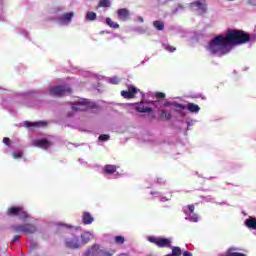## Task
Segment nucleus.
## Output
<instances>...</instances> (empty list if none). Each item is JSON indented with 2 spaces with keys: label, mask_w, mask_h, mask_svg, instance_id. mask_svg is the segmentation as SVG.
<instances>
[{
  "label": "nucleus",
  "mask_w": 256,
  "mask_h": 256,
  "mask_svg": "<svg viewBox=\"0 0 256 256\" xmlns=\"http://www.w3.org/2000/svg\"><path fill=\"white\" fill-rule=\"evenodd\" d=\"M185 9L183 5L179 4L174 10L173 13H178V11H183Z\"/></svg>",
  "instance_id": "nucleus-41"
},
{
  "label": "nucleus",
  "mask_w": 256,
  "mask_h": 256,
  "mask_svg": "<svg viewBox=\"0 0 256 256\" xmlns=\"http://www.w3.org/2000/svg\"><path fill=\"white\" fill-rule=\"evenodd\" d=\"M156 183H158V185H165L167 181L163 177H158Z\"/></svg>",
  "instance_id": "nucleus-37"
},
{
  "label": "nucleus",
  "mask_w": 256,
  "mask_h": 256,
  "mask_svg": "<svg viewBox=\"0 0 256 256\" xmlns=\"http://www.w3.org/2000/svg\"><path fill=\"white\" fill-rule=\"evenodd\" d=\"M106 25L111 29H119V23L113 22L111 18H106Z\"/></svg>",
  "instance_id": "nucleus-25"
},
{
  "label": "nucleus",
  "mask_w": 256,
  "mask_h": 256,
  "mask_svg": "<svg viewBox=\"0 0 256 256\" xmlns=\"http://www.w3.org/2000/svg\"><path fill=\"white\" fill-rule=\"evenodd\" d=\"M59 227H68V228H70L71 226H69V225L59 224Z\"/></svg>",
  "instance_id": "nucleus-50"
},
{
  "label": "nucleus",
  "mask_w": 256,
  "mask_h": 256,
  "mask_svg": "<svg viewBox=\"0 0 256 256\" xmlns=\"http://www.w3.org/2000/svg\"><path fill=\"white\" fill-rule=\"evenodd\" d=\"M150 195L153 196L152 199H160L162 194L159 191H152V192H150Z\"/></svg>",
  "instance_id": "nucleus-33"
},
{
  "label": "nucleus",
  "mask_w": 256,
  "mask_h": 256,
  "mask_svg": "<svg viewBox=\"0 0 256 256\" xmlns=\"http://www.w3.org/2000/svg\"><path fill=\"white\" fill-rule=\"evenodd\" d=\"M137 91H139L136 87L134 86H129L128 91H121V95L124 99H133L135 95H137Z\"/></svg>",
  "instance_id": "nucleus-16"
},
{
  "label": "nucleus",
  "mask_w": 256,
  "mask_h": 256,
  "mask_svg": "<svg viewBox=\"0 0 256 256\" xmlns=\"http://www.w3.org/2000/svg\"><path fill=\"white\" fill-rule=\"evenodd\" d=\"M182 211L186 215V221H190L191 223H197L199 221V215L195 214V206L193 204L184 206Z\"/></svg>",
  "instance_id": "nucleus-8"
},
{
  "label": "nucleus",
  "mask_w": 256,
  "mask_h": 256,
  "mask_svg": "<svg viewBox=\"0 0 256 256\" xmlns=\"http://www.w3.org/2000/svg\"><path fill=\"white\" fill-rule=\"evenodd\" d=\"M65 245L68 249H81V239L79 236L72 234L65 239Z\"/></svg>",
  "instance_id": "nucleus-11"
},
{
  "label": "nucleus",
  "mask_w": 256,
  "mask_h": 256,
  "mask_svg": "<svg viewBox=\"0 0 256 256\" xmlns=\"http://www.w3.org/2000/svg\"><path fill=\"white\" fill-rule=\"evenodd\" d=\"M207 201H213V198L209 197V198L207 199Z\"/></svg>",
  "instance_id": "nucleus-53"
},
{
  "label": "nucleus",
  "mask_w": 256,
  "mask_h": 256,
  "mask_svg": "<svg viewBox=\"0 0 256 256\" xmlns=\"http://www.w3.org/2000/svg\"><path fill=\"white\" fill-rule=\"evenodd\" d=\"M169 249H172V255L173 256H181L183 255V251L181 250V247L179 246H171Z\"/></svg>",
  "instance_id": "nucleus-23"
},
{
  "label": "nucleus",
  "mask_w": 256,
  "mask_h": 256,
  "mask_svg": "<svg viewBox=\"0 0 256 256\" xmlns=\"http://www.w3.org/2000/svg\"><path fill=\"white\" fill-rule=\"evenodd\" d=\"M188 127H191V122H187Z\"/></svg>",
  "instance_id": "nucleus-55"
},
{
  "label": "nucleus",
  "mask_w": 256,
  "mask_h": 256,
  "mask_svg": "<svg viewBox=\"0 0 256 256\" xmlns=\"http://www.w3.org/2000/svg\"><path fill=\"white\" fill-rule=\"evenodd\" d=\"M81 219H82L83 225H91L93 223V221H95L93 214L88 211H84L82 213Z\"/></svg>",
  "instance_id": "nucleus-17"
},
{
  "label": "nucleus",
  "mask_w": 256,
  "mask_h": 256,
  "mask_svg": "<svg viewBox=\"0 0 256 256\" xmlns=\"http://www.w3.org/2000/svg\"><path fill=\"white\" fill-rule=\"evenodd\" d=\"M149 61V57H145L144 60L141 62L142 65H145Z\"/></svg>",
  "instance_id": "nucleus-47"
},
{
  "label": "nucleus",
  "mask_w": 256,
  "mask_h": 256,
  "mask_svg": "<svg viewBox=\"0 0 256 256\" xmlns=\"http://www.w3.org/2000/svg\"><path fill=\"white\" fill-rule=\"evenodd\" d=\"M245 227L249 229V231H252L253 235H256V218L249 216L245 221H244Z\"/></svg>",
  "instance_id": "nucleus-15"
},
{
  "label": "nucleus",
  "mask_w": 256,
  "mask_h": 256,
  "mask_svg": "<svg viewBox=\"0 0 256 256\" xmlns=\"http://www.w3.org/2000/svg\"><path fill=\"white\" fill-rule=\"evenodd\" d=\"M12 157H13V159H21V157H23L22 150H14L12 152Z\"/></svg>",
  "instance_id": "nucleus-30"
},
{
  "label": "nucleus",
  "mask_w": 256,
  "mask_h": 256,
  "mask_svg": "<svg viewBox=\"0 0 256 256\" xmlns=\"http://www.w3.org/2000/svg\"><path fill=\"white\" fill-rule=\"evenodd\" d=\"M95 19H97V13L95 12L86 13V21H95Z\"/></svg>",
  "instance_id": "nucleus-28"
},
{
  "label": "nucleus",
  "mask_w": 256,
  "mask_h": 256,
  "mask_svg": "<svg viewBox=\"0 0 256 256\" xmlns=\"http://www.w3.org/2000/svg\"><path fill=\"white\" fill-rule=\"evenodd\" d=\"M147 241H149L150 243H154V245L163 249L165 247H171V244L173 243V238L149 236L147 238Z\"/></svg>",
  "instance_id": "nucleus-7"
},
{
  "label": "nucleus",
  "mask_w": 256,
  "mask_h": 256,
  "mask_svg": "<svg viewBox=\"0 0 256 256\" xmlns=\"http://www.w3.org/2000/svg\"><path fill=\"white\" fill-rule=\"evenodd\" d=\"M114 243L115 245H123L125 243V236H115L114 237Z\"/></svg>",
  "instance_id": "nucleus-27"
},
{
  "label": "nucleus",
  "mask_w": 256,
  "mask_h": 256,
  "mask_svg": "<svg viewBox=\"0 0 256 256\" xmlns=\"http://www.w3.org/2000/svg\"><path fill=\"white\" fill-rule=\"evenodd\" d=\"M30 249H38V247H39V244L37 243V242H35V241H31L30 242Z\"/></svg>",
  "instance_id": "nucleus-38"
},
{
  "label": "nucleus",
  "mask_w": 256,
  "mask_h": 256,
  "mask_svg": "<svg viewBox=\"0 0 256 256\" xmlns=\"http://www.w3.org/2000/svg\"><path fill=\"white\" fill-rule=\"evenodd\" d=\"M119 256H129L127 253H121Z\"/></svg>",
  "instance_id": "nucleus-51"
},
{
  "label": "nucleus",
  "mask_w": 256,
  "mask_h": 256,
  "mask_svg": "<svg viewBox=\"0 0 256 256\" xmlns=\"http://www.w3.org/2000/svg\"><path fill=\"white\" fill-rule=\"evenodd\" d=\"M98 139L99 141H109L110 136L107 134H101Z\"/></svg>",
  "instance_id": "nucleus-36"
},
{
  "label": "nucleus",
  "mask_w": 256,
  "mask_h": 256,
  "mask_svg": "<svg viewBox=\"0 0 256 256\" xmlns=\"http://www.w3.org/2000/svg\"><path fill=\"white\" fill-rule=\"evenodd\" d=\"M117 15H118V19H120V21H128L131 13L129 12V10L127 8H120L117 11Z\"/></svg>",
  "instance_id": "nucleus-19"
},
{
  "label": "nucleus",
  "mask_w": 256,
  "mask_h": 256,
  "mask_svg": "<svg viewBox=\"0 0 256 256\" xmlns=\"http://www.w3.org/2000/svg\"><path fill=\"white\" fill-rule=\"evenodd\" d=\"M189 7L196 15H205L209 11L207 0H196L189 3Z\"/></svg>",
  "instance_id": "nucleus-6"
},
{
  "label": "nucleus",
  "mask_w": 256,
  "mask_h": 256,
  "mask_svg": "<svg viewBox=\"0 0 256 256\" xmlns=\"http://www.w3.org/2000/svg\"><path fill=\"white\" fill-rule=\"evenodd\" d=\"M99 256H112V254L107 252V251H105V250H101L99 252Z\"/></svg>",
  "instance_id": "nucleus-42"
},
{
  "label": "nucleus",
  "mask_w": 256,
  "mask_h": 256,
  "mask_svg": "<svg viewBox=\"0 0 256 256\" xmlns=\"http://www.w3.org/2000/svg\"><path fill=\"white\" fill-rule=\"evenodd\" d=\"M99 7H111V0H100L97 9Z\"/></svg>",
  "instance_id": "nucleus-29"
},
{
  "label": "nucleus",
  "mask_w": 256,
  "mask_h": 256,
  "mask_svg": "<svg viewBox=\"0 0 256 256\" xmlns=\"http://www.w3.org/2000/svg\"><path fill=\"white\" fill-rule=\"evenodd\" d=\"M102 173L105 177H108V179H117V177H119V172H117L116 165H105L102 169Z\"/></svg>",
  "instance_id": "nucleus-10"
},
{
  "label": "nucleus",
  "mask_w": 256,
  "mask_h": 256,
  "mask_svg": "<svg viewBox=\"0 0 256 256\" xmlns=\"http://www.w3.org/2000/svg\"><path fill=\"white\" fill-rule=\"evenodd\" d=\"M48 93L54 97H63V95H70L71 87L69 85L55 86L50 88Z\"/></svg>",
  "instance_id": "nucleus-9"
},
{
  "label": "nucleus",
  "mask_w": 256,
  "mask_h": 256,
  "mask_svg": "<svg viewBox=\"0 0 256 256\" xmlns=\"http://www.w3.org/2000/svg\"><path fill=\"white\" fill-rule=\"evenodd\" d=\"M11 231L12 233H18L11 240V245H15V243L21 241V235H34L37 231V225L33 223L13 224Z\"/></svg>",
  "instance_id": "nucleus-3"
},
{
  "label": "nucleus",
  "mask_w": 256,
  "mask_h": 256,
  "mask_svg": "<svg viewBox=\"0 0 256 256\" xmlns=\"http://www.w3.org/2000/svg\"><path fill=\"white\" fill-rule=\"evenodd\" d=\"M154 105L159 110V118L162 119V121H169L172 117L171 110L166 109L165 107H174L175 111L181 115H185V109L190 113H199V111H201V107L193 103H188L187 106H185L175 101L157 100L154 102Z\"/></svg>",
  "instance_id": "nucleus-2"
},
{
  "label": "nucleus",
  "mask_w": 256,
  "mask_h": 256,
  "mask_svg": "<svg viewBox=\"0 0 256 256\" xmlns=\"http://www.w3.org/2000/svg\"><path fill=\"white\" fill-rule=\"evenodd\" d=\"M21 35H23V37H29V32H27V30H22L21 31Z\"/></svg>",
  "instance_id": "nucleus-44"
},
{
  "label": "nucleus",
  "mask_w": 256,
  "mask_h": 256,
  "mask_svg": "<svg viewBox=\"0 0 256 256\" xmlns=\"http://www.w3.org/2000/svg\"><path fill=\"white\" fill-rule=\"evenodd\" d=\"M166 201H171V196L169 198L165 197V196H161L160 197V202L161 203H165Z\"/></svg>",
  "instance_id": "nucleus-43"
},
{
  "label": "nucleus",
  "mask_w": 256,
  "mask_h": 256,
  "mask_svg": "<svg viewBox=\"0 0 256 256\" xmlns=\"http://www.w3.org/2000/svg\"><path fill=\"white\" fill-rule=\"evenodd\" d=\"M183 256H193V253H191L189 251H184Z\"/></svg>",
  "instance_id": "nucleus-45"
},
{
  "label": "nucleus",
  "mask_w": 256,
  "mask_h": 256,
  "mask_svg": "<svg viewBox=\"0 0 256 256\" xmlns=\"http://www.w3.org/2000/svg\"><path fill=\"white\" fill-rule=\"evenodd\" d=\"M3 143H4V145H6L7 147H11V139L5 137V138H3Z\"/></svg>",
  "instance_id": "nucleus-39"
},
{
  "label": "nucleus",
  "mask_w": 256,
  "mask_h": 256,
  "mask_svg": "<svg viewBox=\"0 0 256 256\" xmlns=\"http://www.w3.org/2000/svg\"><path fill=\"white\" fill-rule=\"evenodd\" d=\"M162 47L163 49H165V51H168V53H175V51H177V49L167 43H162Z\"/></svg>",
  "instance_id": "nucleus-26"
},
{
  "label": "nucleus",
  "mask_w": 256,
  "mask_h": 256,
  "mask_svg": "<svg viewBox=\"0 0 256 256\" xmlns=\"http://www.w3.org/2000/svg\"><path fill=\"white\" fill-rule=\"evenodd\" d=\"M101 246L99 244H94L92 247L88 248L82 256H95L99 253Z\"/></svg>",
  "instance_id": "nucleus-21"
},
{
  "label": "nucleus",
  "mask_w": 256,
  "mask_h": 256,
  "mask_svg": "<svg viewBox=\"0 0 256 256\" xmlns=\"http://www.w3.org/2000/svg\"><path fill=\"white\" fill-rule=\"evenodd\" d=\"M153 27L157 29V31H163V29H165V23H163V21L156 20L153 22Z\"/></svg>",
  "instance_id": "nucleus-24"
},
{
  "label": "nucleus",
  "mask_w": 256,
  "mask_h": 256,
  "mask_svg": "<svg viewBox=\"0 0 256 256\" xmlns=\"http://www.w3.org/2000/svg\"><path fill=\"white\" fill-rule=\"evenodd\" d=\"M154 97H156V99H165L166 95L163 92H156L154 93Z\"/></svg>",
  "instance_id": "nucleus-35"
},
{
  "label": "nucleus",
  "mask_w": 256,
  "mask_h": 256,
  "mask_svg": "<svg viewBox=\"0 0 256 256\" xmlns=\"http://www.w3.org/2000/svg\"><path fill=\"white\" fill-rule=\"evenodd\" d=\"M256 36L249 35L242 30H230L226 36L218 35L215 36L209 42L207 47L211 55L216 57H223L227 55L237 45H245V43H255Z\"/></svg>",
  "instance_id": "nucleus-1"
},
{
  "label": "nucleus",
  "mask_w": 256,
  "mask_h": 256,
  "mask_svg": "<svg viewBox=\"0 0 256 256\" xmlns=\"http://www.w3.org/2000/svg\"><path fill=\"white\" fill-rule=\"evenodd\" d=\"M119 81L120 80L117 78V76H114L109 79V83H111V85H118Z\"/></svg>",
  "instance_id": "nucleus-34"
},
{
  "label": "nucleus",
  "mask_w": 256,
  "mask_h": 256,
  "mask_svg": "<svg viewBox=\"0 0 256 256\" xmlns=\"http://www.w3.org/2000/svg\"><path fill=\"white\" fill-rule=\"evenodd\" d=\"M132 107H134V109L138 111V113H151V111H153V108L149 107L147 103L143 101L136 104H132Z\"/></svg>",
  "instance_id": "nucleus-13"
},
{
  "label": "nucleus",
  "mask_w": 256,
  "mask_h": 256,
  "mask_svg": "<svg viewBox=\"0 0 256 256\" xmlns=\"http://www.w3.org/2000/svg\"><path fill=\"white\" fill-rule=\"evenodd\" d=\"M134 31L140 35H145V33H147V30L141 26L134 28Z\"/></svg>",
  "instance_id": "nucleus-32"
},
{
  "label": "nucleus",
  "mask_w": 256,
  "mask_h": 256,
  "mask_svg": "<svg viewBox=\"0 0 256 256\" xmlns=\"http://www.w3.org/2000/svg\"><path fill=\"white\" fill-rule=\"evenodd\" d=\"M235 251H241V248L230 247V248L227 250V253H235Z\"/></svg>",
  "instance_id": "nucleus-40"
},
{
  "label": "nucleus",
  "mask_w": 256,
  "mask_h": 256,
  "mask_svg": "<svg viewBox=\"0 0 256 256\" xmlns=\"http://www.w3.org/2000/svg\"><path fill=\"white\" fill-rule=\"evenodd\" d=\"M138 21H139V23H144V19H143V17H141V16H138Z\"/></svg>",
  "instance_id": "nucleus-48"
},
{
  "label": "nucleus",
  "mask_w": 256,
  "mask_h": 256,
  "mask_svg": "<svg viewBox=\"0 0 256 256\" xmlns=\"http://www.w3.org/2000/svg\"><path fill=\"white\" fill-rule=\"evenodd\" d=\"M113 37L115 38V37H120V36L118 34H114Z\"/></svg>",
  "instance_id": "nucleus-54"
},
{
  "label": "nucleus",
  "mask_w": 256,
  "mask_h": 256,
  "mask_svg": "<svg viewBox=\"0 0 256 256\" xmlns=\"http://www.w3.org/2000/svg\"><path fill=\"white\" fill-rule=\"evenodd\" d=\"M91 239H93V234L91 231L83 232L80 236V245L84 247V245H87Z\"/></svg>",
  "instance_id": "nucleus-18"
},
{
  "label": "nucleus",
  "mask_w": 256,
  "mask_h": 256,
  "mask_svg": "<svg viewBox=\"0 0 256 256\" xmlns=\"http://www.w3.org/2000/svg\"><path fill=\"white\" fill-rule=\"evenodd\" d=\"M79 163L81 165H85L87 167V161L83 160V159H79Z\"/></svg>",
  "instance_id": "nucleus-46"
},
{
  "label": "nucleus",
  "mask_w": 256,
  "mask_h": 256,
  "mask_svg": "<svg viewBox=\"0 0 256 256\" xmlns=\"http://www.w3.org/2000/svg\"><path fill=\"white\" fill-rule=\"evenodd\" d=\"M33 147H39L40 149H49L51 142L47 138L32 140Z\"/></svg>",
  "instance_id": "nucleus-14"
},
{
  "label": "nucleus",
  "mask_w": 256,
  "mask_h": 256,
  "mask_svg": "<svg viewBox=\"0 0 256 256\" xmlns=\"http://www.w3.org/2000/svg\"><path fill=\"white\" fill-rule=\"evenodd\" d=\"M72 111H89V109H97V104L89 99L82 98L71 103Z\"/></svg>",
  "instance_id": "nucleus-4"
},
{
  "label": "nucleus",
  "mask_w": 256,
  "mask_h": 256,
  "mask_svg": "<svg viewBox=\"0 0 256 256\" xmlns=\"http://www.w3.org/2000/svg\"><path fill=\"white\" fill-rule=\"evenodd\" d=\"M7 215L11 217H19L22 221L25 219H31V215L27 213V210L23 206H12L7 210Z\"/></svg>",
  "instance_id": "nucleus-5"
},
{
  "label": "nucleus",
  "mask_w": 256,
  "mask_h": 256,
  "mask_svg": "<svg viewBox=\"0 0 256 256\" xmlns=\"http://www.w3.org/2000/svg\"><path fill=\"white\" fill-rule=\"evenodd\" d=\"M73 17H75V12H66V13H63L62 15L58 16L57 22L62 27H67V26L71 25V21H73Z\"/></svg>",
  "instance_id": "nucleus-12"
},
{
  "label": "nucleus",
  "mask_w": 256,
  "mask_h": 256,
  "mask_svg": "<svg viewBox=\"0 0 256 256\" xmlns=\"http://www.w3.org/2000/svg\"><path fill=\"white\" fill-rule=\"evenodd\" d=\"M24 127L29 129L30 127H47L46 121H37V122H30V121H24L23 122Z\"/></svg>",
  "instance_id": "nucleus-20"
},
{
  "label": "nucleus",
  "mask_w": 256,
  "mask_h": 256,
  "mask_svg": "<svg viewBox=\"0 0 256 256\" xmlns=\"http://www.w3.org/2000/svg\"><path fill=\"white\" fill-rule=\"evenodd\" d=\"M248 5H256V3H254L253 0H249Z\"/></svg>",
  "instance_id": "nucleus-49"
},
{
  "label": "nucleus",
  "mask_w": 256,
  "mask_h": 256,
  "mask_svg": "<svg viewBox=\"0 0 256 256\" xmlns=\"http://www.w3.org/2000/svg\"><path fill=\"white\" fill-rule=\"evenodd\" d=\"M2 106H3V107H8V106L5 104V100L2 102Z\"/></svg>",
  "instance_id": "nucleus-52"
},
{
  "label": "nucleus",
  "mask_w": 256,
  "mask_h": 256,
  "mask_svg": "<svg viewBox=\"0 0 256 256\" xmlns=\"http://www.w3.org/2000/svg\"><path fill=\"white\" fill-rule=\"evenodd\" d=\"M219 256H246V255L239 252H226V254H220Z\"/></svg>",
  "instance_id": "nucleus-31"
},
{
  "label": "nucleus",
  "mask_w": 256,
  "mask_h": 256,
  "mask_svg": "<svg viewBox=\"0 0 256 256\" xmlns=\"http://www.w3.org/2000/svg\"><path fill=\"white\" fill-rule=\"evenodd\" d=\"M35 93H37V91L27 92V95L24 97V99L22 101L23 105H25L26 107H34L35 108V104H33V102H29V97H32V95H35Z\"/></svg>",
  "instance_id": "nucleus-22"
}]
</instances>
